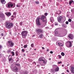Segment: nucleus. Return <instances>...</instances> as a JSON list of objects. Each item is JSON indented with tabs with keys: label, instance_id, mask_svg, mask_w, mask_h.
Wrapping results in <instances>:
<instances>
[{
	"label": "nucleus",
	"instance_id": "obj_1",
	"mask_svg": "<svg viewBox=\"0 0 74 74\" xmlns=\"http://www.w3.org/2000/svg\"><path fill=\"white\" fill-rule=\"evenodd\" d=\"M13 26H14V24L10 22H6L5 23V27L7 29H11L13 27Z\"/></svg>",
	"mask_w": 74,
	"mask_h": 74
},
{
	"label": "nucleus",
	"instance_id": "obj_2",
	"mask_svg": "<svg viewBox=\"0 0 74 74\" xmlns=\"http://www.w3.org/2000/svg\"><path fill=\"white\" fill-rule=\"evenodd\" d=\"M28 32L27 31H23L21 33V36L23 38H26V36L27 35Z\"/></svg>",
	"mask_w": 74,
	"mask_h": 74
},
{
	"label": "nucleus",
	"instance_id": "obj_3",
	"mask_svg": "<svg viewBox=\"0 0 74 74\" xmlns=\"http://www.w3.org/2000/svg\"><path fill=\"white\" fill-rule=\"evenodd\" d=\"M66 45L68 48H70L72 46V43L71 41H67Z\"/></svg>",
	"mask_w": 74,
	"mask_h": 74
},
{
	"label": "nucleus",
	"instance_id": "obj_4",
	"mask_svg": "<svg viewBox=\"0 0 74 74\" xmlns=\"http://www.w3.org/2000/svg\"><path fill=\"white\" fill-rule=\"evenodd\" d=\"M40 18H38L36 20V23L37 26H40L41 25V23L40 22Z\"/></svg>",
	"mask_w": 74,
	"mask_h": 74
},
{
	"label": "nucleus",
	"instance_id": "obj_5",
	"mask_svg": "<svg viewBox=\"0 0 74 74\" xmlns=\"http://www.w3.org/2000/svg\"><path fill=\"white\" fill-rule=\"evenodd\" d=\"M43 30L41 29H36V32L37 34H40V33H42Z\"/></svg>",
	"mask_w": 74,
	"mask_h": 74
},
{
	"label": "nucleus",
	"instance_id": "obj_6",
	"mask_svg": "<svg viewBox=\"0 0 74 74\" xmlns=\"http://www.w3.org/2000/svg\"><path fill=\"white\" fill-rule=\"evenodd\" d=\"M8 44L11 47H12L14 45V43L11 40L8 41Z\"/></svg>",
	"mask_w": 74,
	"mask_h": 74
},
{
	"label": "nucleus",
	"instance_id": "obj_7",
	"mask_svg": "<svg viewBox=\"0 0 74 74\" xmlns=\"http://www.w3.org/2000/svg\"><path fill=\"white\" fill-rule=\"evenodd\" d=\"M14 5V4L12 3L11 2H9L7 4V8H10V7H12V6Z\"/></svg>",
	"mask_w": 74,
	"mask_h": 74
},
{
	"label": "nucleus",
	"instance_id": "obj_8",
	"mask_svg": "<svg viewBox=\"0 0 74 74\" xmlns=\"http://www.w3.org/2000/svg\"><path fill=\"white\" fill-rule=\"evenodd\" d=\"M18 70V66H15L12 69V71L14 72H17Z\"/></svg>",
	"mask_w": 74,
	"mask_h": 74
},
{
	"label": "nucleus",
	"instance_id": "obj_9",
	"mask_svg": "<svg viewBox=\"0 0 74 74\" xmlns=\"http://www.w3.org/2000/svg\"><path fill=\"white\" fill-rule=\"evenodd\" d=\"M68 37H69L71 40H73L74 38V35L71 34H70L68 36Z\"/></svg>",
	"mask_w": 74,
	"mask_h": 74
},
{
	"label": "nucleus",
	"instance_id": "obj_10",
	"mask_svg": "<svg viewBox=\"0 0 74 74\" xmlns=\"http://www.w3.org/2000/svg\"><path fill=\"white\" fill-rule=\"evenodd\" d=\"M5 17V16L3 14L2 12H0V18H3Z\"/></svg>",
	"mask_w": 74,
	"mask_h": 74
},
{
	"label": "nucleus",
	"instance_id": "obj_11",
	"mask_svg": "<svg viewBox=\"0 0 74 74\" xmlns=\"http://www.w3.org/2000/svg\"><path fill=\"white\" fill-rule=\"evenodd\" d=\"M63 19V17L62 16H58V21L59 22H60L62 21V19Z\"/></svg>",
	"mask_w": 74,
	"mask_h": 74
},
{
	"label": "nucleus",
	"instance_id": "obj_12",
	"mask_svg": "<svg viewBox=\"0 0 74 74\" xmlns=\"http://www.w3.org/2000/svg\"><path fill=\"white\" fill-rule=\"evenodd\" d=\"M5 14H6V15L7 16H10L11 15V12H6L5 13Z\"/></svg>",
	"mask_w": 74,
	"mask_h": 74
},
{
	"label": "nucleus",
	"instance_id": "obj_13",
	"mask_svg": "<svg viewBox=\"0 0 74 74\" xmlns=\"http://www.w3.org/2000/svg\"><path fill=\"white\" fill-rule=\"evenodd\" d=\"M0 1L2 4H4L5 3V0H0Z\"/></svg>",
	"mask_w": 74,
	"mask_h": 74
},
{
	"label": "nucleus",
	"instance_id": "obj_14",
	"mask_svg": "<svg viewBox=\"0 0 74 74\" xmlns=\"http://www.w3.org/2000/svg\"><path fill=\"white\" fill-rule=\"evenodd\" d=\"M41 20H45V16L44 15H42L41 17Z\"/></svg>",
	"mask_w": 74,
	"mask_h": 74
},
{
	"label": "nucleus",
	"instance_id": "obj_15",
	"mask_svg": "<svg viewBox=\"0 0 74 74\" xmlns=\"http://www.w3.org/2000/svg\"><path fill=\"white\" fill-rule=\"evenodd\" d=\"M71 71L73 73H74V68L73 66H71Z\"/></svg>",
	"mask_w": 74,
	"mask_h": 74
},
{
	"label": "nucleus",
	"instance_id": "obj_16",
	"mask_svg": "<svg viewBox=\"0 0 74 74\" xmlns=\"http://www.w3.org/2000/svg\"><path fill=\"white\" fill-rule=\"evenodd\" d=\"M57 13L58 15H60L62 13V11L60 10H59L57 12Z\"/></svg>",
	"mask_w": 74,
	"mask_h": 74
},
{
	"label": "nucleus",
	"instance_id": "obj_17",
	"mask_svg": "<svg viewBox=\"0 0 74 74\" xmlns=\"http://www.w3.org/2000/svg\"><path fill=\"white\" fill-rule=\"evenodd\" d=\"M59 70V68L58 67H57L55 69V71H58Z\"/></svg>",
	"mask_w": 74,
	"mask_h": 74
},
{
	"label": "nucleus",
	"instance_id": "obj_18",
	"mask_svg": "<svg viewBox=\"0 0 74 74\" xmlns=\"http://www.w3.org/2000/svg\"><path fill=\"white\" fill-rule=\"evenodd\" d=\"M16 56H18L19 55V52L17 51H16L15 52Z\"/></svg>",
	"mask_w": 74,
	"mask_h": 74
},
{
	"label": "nucleus",
	"instance_id": "obj_19",
	"mask_svg": "<svg viewBox=\"0 0 74 74\" xmlns=\"http://www.w3.org/2000/svg\"><path fill=\"white\" fill-rule=\"evenodd\" d=\"M74 3V1H73L71 0L69 1V5H71V3Z\"/></svg>",
	"mask_w": 74,
	"mask_h": 74
},
{
	"label": "nucleus",
	"instance_id": "obj_20",
	"mask_svg": "<svg viewBox=\"0 0 74 74\" xmlns=\"http://www.w3.org/2000/svg\"><path fill=\"white\" fill-rule=\"evenodd\" d=\"M53 20V18L52 17H51L50 18V21L51 22H52V21Z\"/></svg>",
	"mask_w": 74,
	"mask_h": 74
},
{
	"label": "nucleus",
	"instance_id": "obj_21",
	"mask_svg": "<svg viewBox=\"0 0 74 74\" xmlns=\"http://www.w3.org/2000/svg\"><path fill=\"white\" fill-rule=\"evenodd\" d=\"M17 7L19 8L21 7V5H20V3H18L16 5Z\"/></svg>",
	"mask_w": 74,
	"mask_h": 74
},
{
	"label": "nucleus",
	"instance_id": "obj_22",
	"mask_svg": "<svg viewBox=\"0 0 74 74\" xmlns=\"http://www.w3.org/2000/svg\"><path fill=\"white\" fill-rule=\"evenodd\" d=\"M10 56H11V55H10L9 57H8V58L9 59V62H10V61L11 60H12V58H10Z\"/></svg>",
	"mask_w": 74,
	"mask_h": 74
},
{
	"label": "nucleus",
	"instance_id": "obj_23",
	"mask_svg": "<svg viewBox=\"0 0 74 74\" xmlns=\"http://www.w3.org/2000/svg\"><path fill=\"white\" fill-rule=\"evenodd\" d=\"M44 35L43 34H41L39 36V37L40 38H42V36H43Z\"/></svg>",
	"mask_w": 74,
	"mask_h": 74
},
{
	"label": "nucleus",
	"instance_id": "obj_24",
	"mask_svg": "<svg viewBox=\"0 0 74 74\" xmlns=\"http://www.w3.org/2000/svg\"><path fill=\"white\" fill-rule=\"evenodd\" d=\"M11 53L12 55V56H14V55H15V53H14V51L11 52Z\"/></svg>",
	"mask_w": 74,
	"mask_h": 74
},
{
	"label": "nucleus",
	"instance_id": "obj_25",
	"mask_svg": "<svg viewBox=\"0 0 74 74\" xmlns=\"http://www.w3.org/2000/svg\"><path fill=\"white\" fill-rule=\"evenodd\" d=\"M58 45L60 47H62L63 46V44L61 43H59Z\"/></svg>",
	"mask_w": 74,
	"mask_h": 74
},
{
	"label": "nucleus",
	"instance_id": "obj_26",
	"mask_svg": "<svg viewBox=\"0 0 74 74\" xmlns=\"http://www.w3.org/2000/svg\"><path fill=\"white\" fill-rule=\"evenodd\" d=\"M15 65L16 67H17V66H20L19 64H15Z\"/></svg>",
	"mask_w": 74,
	"mask_h": 74
},
{
	"label": "nucleus",
	"instance_id": "obj_27",
	"mask_svg": "<svg viewBox=\"0 0 74 74\" xmlns=\"http://www.w3.org/2000/svg\"><path fill=\"white\" fill-rule=\"evenodd\" d=\"M3 48V46L1 45H0V50H1Z\"/></svg>",
	"mask_w": 74,
	"mask_h": 74
},
{
	"label": "nucleus",
	"instance_id": "obj_28",
	"mask_svg": "<svg viewBox=\"0 0 74 74\" xmlns=\"http://www.w3.org/2000/svg\"><path fill=\"white\" fill-rule=\"evenodd\" d=\"M61 55L62 56H64V53L63 52H62L61 53Z\"/></svg>",
	"mask_w": 74,
	"mask_h": 74
},
{
	"label": "nucleus",
	"instance_id": "obj_29",
	"mask_svg": "<svg viewBox=\"0 0 74 74\" xmlns=\"http://www.w3.org/2000/svg\"><path fill=\"white\" fill-rule=\"evenodd\" d=\"M35 3H36V4H39V2L38 1H36L35 2Z\"/></svg>",
	"mask_w": 74,
	"mask_h": 74
},
{
	"label": "nucleus",
	"instance_id": "obj_30",
	"mask_svg": "<svg viewBox=\"0 0 74 74\" xmlns=\"http://www.w3.org/2000/svg\"><path fill=\"white\" fill-rule=\"evenodd\" d=\"M14 15H16V12H14L13 14Z\"/></svg>",
	"mask_w": 74,
	"mask_h": 74
},
{
	"label": "nucleus",
	"instance_id": "obj_31",
	"mask_svg": "<svg viewBox=\"0 0 74 74\" xmlns=\"http://www.w3.org/2000/svg\"><path fill=\"white\" fill-rule=\"evenodd\" d=\"M58 56L59 58V59H61L62 58V56L60 55H58Z\"/></svg>",
	"mask_w": 74,
	"mask_h": 74
},
{
	"label": "nucleus",
	"instance_id": "obj_32",
	"mask_svg": "<svg viewBox=\"0 0 74 74\" xmlns=\"http://www.w3.org/2000/svg\"><path fill=\"white\" fill-rule=\"evenodd\" d=\"M27 45H24L23 47L24 48H27Z\"/></svg>",
	"mask_w": 74,
	"mask_h": 74
},
{
	"label": "nucleus",
	"instance_id": "obj_33",
	"mask_svg": "<svg viewBox=\"0 0 74 74\" xmlns=\"http://www.w3.org/2000/svg\"><path fill=\"white\" fill-rule=\"evenodd\" d=\"M31 47L33 48V47H34V44H31Z\"/></svg>",
	"mask_w": 74,
	"mask_h": 74
},
{
	"label": "nucleus",
	"instance_id": "obj_34",
	"mask_svg": "<svg viewBox=\"0 0 74 74\" xmlns=\"http://www.w3.org/2000/svg\"><path fill=\"white\" fill-rule=\"evenodd\" d=\"M21 51L22 52H24L25 51V49H22Z\"/></svg>",
	"mask_w": 74,
	"mask_h": 74
},
{
	"label": "nucleus",
	"instance_id": "obj_35",
	"mask_svg": "<svg viewBox=\"0 0 74 74\" xmlns=\"http://www.w3.org/2000/svg\"><path fill=\"white\" fill-rule=\"evenodd\" d=\"M3 31L2 29L0 30V34H1L3 33Z\"/></svg>",
	"mask_w": 74,
	"mask_h": 74
},
{
	"label": "nucleus",
	"instance_id": "obj_36",
	"mask_svg": "<svg viewBox=\"0 0 74 74\" xmlns=\"http://www.w3.org/2000/svg\"><path fill=\"white\" fill-rule=\"evenodd\" d=\"M72 21L71 20V19H69L68 20V22H71Z\"/></svg>",
	"mask_w": 74,
	"mask_h": 74
},
{
	"label": "nucleus",
	"instance_id": "obj_37",
	"mask_svg": "<svg viewBox=\"0 0 74 74\" xmlns=\"http://www.w3.org/2000/svg\"><path fill=\"white\" fill-rule=\"evenodd\" d=\"M38 60L39 61H42V58H39Z\"/></svg>",
	"mask_w": 74,
	"mask_h": 74
},
{
	"label": "nucleus",
	"instance_id": "obj_38",
	"mask_svg": "<svg viewBox=\"0 0 74 74\" xmlns=\"http://www.w3.org/2000/svg\"><path fill=\"white\" fill-rule=\"evenodd\" d=\"M62 63V61L58 62V64H61V63Z\"/></svg>",
	"mask_w": 74,
	"mask_h": 74
},
{
	"label": "nucleus",
	"instance_id": "obj_39",
	"mask_svg": "<svg viewBox=\"0 0 74 74\" xmlns=\"http://www.w3.org/2000/svg\"><path fill=\"white\" fill-rule=\"evenodd\" d=\"M44 15H45V16H47V15H48V13H45L44 14Z\"/></svg>",
	"mask_w": 74,
	"mask_h": 74
},
{
	"label": "nucleus",
	"instance_id": "obj_40",
	"mask_svg": "<svg viewBox=\"0 0 74 74\" xmlns=\"http://www.w3.org/2000/svg\"><path fill=\"white\" fill-rule=\"evenodd\" d=\"M10 52H11V50H8L7 51L8 53H10Z\"/></svg>",
	"mask_w": 74,
	"mask_h": 74
},
{
	"label": "nucleus",
	"instance_id": "obj_41",
	"mask_svg": "<svg viewBox=\"0 0 74 74\" xmlns=\"http://www.w3.org/2000/svg\"><path fill=\"white\" fill-rule=\"evenodd\" d=\"M66 25H68L69 24V22L68 21H66Z\"/></svg>",
	"mask_w": 74,
	"mask_h": 74
},
{
	"label": "nucleus",
	"instance_id": "obj_42",
	"mask_svg": "<svg viewBox=\"0 0 74 74\" xmlns=\"http://www.w3.org/2000/svg\"><path fill=\"white\" fill-rule=\"evenodd\" d=\"M20 25H21V26H22V22H21L20 23Z\"/></svg>",
	"mask_w": 74,
	"mask_h": 74
},
{
	"label": "nucleus",
	"instance_id": "obj_43",
	"mask_svg": "<svg viewBox=\"0 0 74 74\" xmlns=\"http://www.w3.org/2000/svg\"><path fill=\"white\" fill-rule=\"evenodd\" d=\"M58 24L57 23H56L55 24V26H58Z\"/></svg>",
	"mask_w": 74,
	"mask_h": 74
},
{
	"label": "nucleus",
	"instance_id": "obj_44",
	"mask_svg": "<svg viewBox=\"0 0 74 74\" xmlns=\"http://www.w3.org/2000/svg\"><path fill=\"white\" fill-rule=\"evenodd\" d=\"M24 74H28L27 72H25L24 73Z\"/></svg>",
	"mask_w": 74,
	"mask_h": 74
},
{
	"label": "nucleus",
	"instance_id": "obj_45",
	"mask_svg": "<svg viewBox=\"0 0 74 74\" xmlns=\"http://www.w3.org/2000/svg\"><path fill=\"white\" fill-rule=\"evenodd\" d=\"M1 36H3V33H1Z\"/></svg>",
	"mask_w": 74,
	"mask_h": 74
},
{
	"label": "nucleus",
	"instance_id": "obj_46",
	"mask_svg": "<svg viewBox=\"0 0 74 74\" xmlns=\"http://www.w3.org/2000/svg\"><path fill=\"white\" fill-rule=\"evenodd\" d=\"M50 53H51V54H52V53H53V51H51L50 52Z\"/></svg>",
	"mask_w": 74,
	"mask_h": 74
},
{
	"label": "nucleus",
	"instance_id": "obj_47",
	"mask_svg": "<svg viewBox=\"0 0 74 74\" xmlns=\"http://www.w3.org/2000/svg\"><path fill=\"white\" fill-rule=\"evenodd\" d=\"M43 63H46V62H45V61H44L43 62Z\"/></svg>",
	"mask_w": 74,
	"mask_h": 74
},
{
	"label": "nucleus",
	"instance_id": "obj_48",
	"mask_svg": "<svg viewBox=\"0 0 74 74\" xmlns=\"http://www.w3.org/2000/svg\"><path fill=\"white\" fill-rule=\"evenodd\" d=\"M42 21L43 22H46V20H43Z\"/></svg>",
	"mask_w": 74,
	"mask_h": 74
},
{
	"label": "nucleus",
	"instance_id": "obj_49",
	"mask_svg": "<svg viewBox=\"0 0 74 74\" xmlns=\"http://www.w3.org/2000/svg\"><path fill=\"white\" fill-rule=\"evenodd\" d=\"M42 49H45V48H44V47H42Z\"/></svg>",
	"mask_w": 74,
	"mask_h": 74
},
{
	"label": "nucleus",
	"instance_id": "obj_50",
	"mask_svg": "<svg viewBox=\"0 0 74 74\" xmlns=\"http://www.w3.org/2000/svg\"><path fill=\"white\" fill-rule=\"evenodd\" d=\"M66 71L67 72H68V73H69V70H68V69L66 70Z\"/></svg>",
	"mask_w": 74,
	"mask_h": 74
},
{
	"label": "nucleus",
	"instance_id": "obj_51",
	"mask_svg": "<svg viewBox=\"0 0 74 74\" xmlns=\"http://www.w3.org/2000/svg\"><path fill=\"white\" fill-rule=\"evenodd\" d=\"M14 18H12L11 19L12 21H13V20H14Z\"/></svg>",
	"mask_w": 74,
	"mask_h": 74
},
{
	"label": "nucleus",
	"instance_id": "obj_52",
	"mask_svg": "<svg viewBox=\"0 0 74 74\" xmlns=\"http://www.w3.org/2000/svg\"><path fill=\"white\" fill-rule=\"evenodd\" d=\"M37 66L38 67H40V65H37Z\"/></svg>",
	"mask_w": 74,
	"mask_h": 74
},
{
	"label": "nucleus",
	"instance_id": "obj_53",
	"mask_svg": "<svg viewBox=\"0 0 74 74\" xmlns=\"http://www.w3.org/2000/svg\"><path fill=\"white\" fill-rule=\"evenodd\" d=\"M49 51V49H47V51Z\"/></svg>",
	"mask_w": 74,
	"mask_h": 74
},
{
	"label": "nucleus",
	"instance_id": "obj_54",
	"mask_svg": "<svg viewBox=\"0 0 74 74\" xmlns=\"http://www.w3.org/2000/svg\"><path fill=\"white\" fill-rule=\"evenodd\" d=\"M30 50H32V47H30L29 49Z\"/></svg>",
	"mask_w": 74,
	"mask_h": 74
},
{
	"label": "nucleus",
	"instance_id": "obj_55",
	"mask_svg": "<svg viewBox=\"0 0 74 74\" xmlns=\"http://www.w3.org/2000/svg\"><path fill=\"white\" fill-rule=\"evenodd\" d=\"M59 34V35H62V34H60V33H59V34Z\"/></svg>",
	"mask_w": 74,
	"mask_h": 74
},
{
	"label": "nucleus",
	"instance_id": "obj_56",
	"mask_svg": "<svg viewBox=\"0 0 74 74\" xmlns=\"http://www.w3.org/2000/svg\"><path fill=\"white\" fill-rule=\"evenodd\" d=\"M69 65H70V64H67V66H69Z\"/></svg>",
	"mask_w": 74,
	"mask_h": 74
},
{
	"label": "nucleus",
	"instance_id": "obj_57",
	"mask_svg": "<svg viewBox=\"0 0 74 74\" xmlns=\"http://www.w3.org/2000/svg\"><path fill=\"white\" fill-rule=\"evenodd\" d=\"M14 16H11V17H12V18H13Z\"/></svg>",
	"mask_w": 74,
	"mask_h": 74
},
{
	"label": "nucleus",
	"instance_id": "obj_58",
	"mask_svg": "<svg viewBox=\"0 0 74 74\" xmlns=\"http://www.w3.org/2000/svg\"><path fill=\"white\" fill-rule=\"evenodd\" d=\"M42 61L43 62H44V60L42 59Z\"/></svg>",
	"mask_w": 74,
	"mask_h": 74
},
{
	"label": "nucleus",
	"instance_id": "obj_59",
	"mask_svg": "<svg viewBox=\"0 0 74 74\" xmlns=\"http://www.w3.org/2000/svg\"><path fill=\"white\" fill-rule=\"evenodd\" d=\"M62 66L64 67V65L63 64L62 65Z\"/></svg>",
	"mask_w": 74,
	"mask_h": 74
},
{
	"label": "nucleus",
	"instance_id": "obj_60",
	"mask_svg": "<svg viewBox=\"0 0 74 74\" xmlns=\"http://www.w3.org/2000/svg\"><path fill=\"white\" fill-rule=\"evenodd\" d=\"M23 30H25V29H23Z\"/></svg>",
	"mask_w": 74,
	"mask_h": 74
},
{
	"label": "nucleus",
	"instance_id": "obj_61",
	"mask_svg": "<svg viewBox=\"0 0 74 74\" xmlns=\"http://www.w3.org/2000/svg\"><path fill=\"white\" fill-rule=\"evenodd\" d=\"M34 50L35 51H36V49H34Z\"/></svg>",
	"mask_w": 74,
	"mask_h": 74
},
{
	"label": "nucleus",
	"instance_id": "obj_62",
	"mask_svg": "<svg viewBox=\"0 0 74 74\" xmlns=\"http://www.w3.org/2000/svg\"><path fill=\"white\" fill-rule=\"evenodd\" d=\"M49 60H51V58H49Z\"/></svg>",
	"mask_w": 74,
	"mask_h": 74
},
{
	"label": "nucleus",
	"instance_id": "obj_63",
	"mask_svg": "<svg viewBox=\"0 0 74 74\" xmlns=\"http://www.w3.org/2000/svg\"><path fill=\"white\" fill-rule=\"evenodd\" d=\"M21 46H23V45H22H22H21Z\"/></svg>",
	"mask_w": 74,
	"mask_h": 74
},
{
	"label": "nucleus",
	"instance_id": "obj_64",
	"mask_svg": "<svg viewBox=\"0 0 74 74\" xmlns=\"http://www.w3.org/2000/svg\"><path fill=\"white\" fill-rule=\"evenodd\" d=\"M64 74V73H62V74Z\"/></svg>",
	"mask_w": 74,
	"mask_h": 74
}]
</instances>
